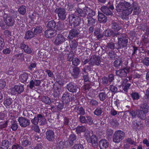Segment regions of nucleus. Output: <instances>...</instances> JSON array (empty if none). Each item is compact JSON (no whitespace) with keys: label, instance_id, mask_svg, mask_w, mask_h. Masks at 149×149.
<instances>
[{"label":"nucleus","instance_id":"f257e3e1","mask_svg":"<svg viewBox=\"0 0 149 149\" xmlns=\"http://www.w3.org/2000/svg\"><path fill=\"white\" fill-rule=\"evenodd\" d=\"M116 10L118 12H122L124 15H128L131 13L133 8L130 4L127 2H121L117 6Z\"/></svg>","mask_w":149,"mask_h":149},{"label":"nucleus","instance_id":"f03ea898","mask_svg":"<svg viewBox=\"0 0 149 149\" xmlns=\"http://www.w3.org/2000/svg\"><path fill=\"white\" fill-rule=\"evenodd\" d=\"M85 136L87 141L89 143L91 144L93 146H97V139L96 136L93 134L92 133L87 131L85 133Z\"/></svg>","mask_w":149,"mask_h":149},{"label":"nucleus","instance_id":"7ed1b4c3","mask_svg":"<svg viewBox=\"0 0 149 149\" xmlns=\"http://www.w3.org/2000/svg\"><path fill=\"white\" fill-rule=\"evenodd\" d=\"M124 133L121 130H118L116 131L113 135V141L116 143L120 142L124 138Z\"/></svg>","mask_w":149,"mask_h":149},{"label":"nucleus","instance_id":"20e7f679","mask_svg":"<svg viewBox=\"0 0 149 149\" xmlns=\"http://www.w3.org/2000/svg\"><path fill=\"white\" fill-rule=\"evenodd\" d=\"M69 20L71 24H73L75 26L78 25L80 22V18L77 16H74L73 14L69 16Z\"/></svg>","mask_w":149,"mask_h":149},{"label":"nucleus","instance_id":"39448f33","mask_svg":"<svg viewBox=\"0 0 149 149\" xmlns=\"http://www.w3.org/2000/svg\"><path fill=\"white\" fill-rule=\"evenodd\" d=\"M3 18L5 23L8 26H12L14 25V20L9 15H5Z\"/></svg>","mask_w":149,"mask_h":149},{"label":"nucleus","instance_id":"423d86ee","mask_svg":"<svg viewBox=\"0 0 149 149\" xmlns=\"http://www.w3.org/2000/svg\"><path fill=\"white\" fill-rule=\"evenodd\" d=\"M18 121L20 125L23 127H25L28 126L30 123L29 120L22 117L19 118Z\"/></svg>","mask_w":149,"mask_h":149},{"label":"nucleus","instance_id":"0eeeda50","mask_svg":"<svg viewBox=\"0 0 149 149\" xmlns=\"http://www.w3.org/2000/svg\"><path fill=\"white\" fill-rule=\"evenodd\" d=\"M57 11L59 18L62 19H64L66 18V14L64 9L61 8L56 9Z\"/></svg>","mask_w":149,"mask_h":149},{"label":"nucleus","instance_id":"6e6552de","mask_svg":"<svg viewBox=\"0 0 149 149\" xmlns=\"http://www.w3.org/2000/svg\"><path fill=\"white\" fill-rule=\"evenodd\" d=\"M99 146L100 149H106L109 146V143L105 139H101L99 142Z\"/></svg>","mask_w":149,"mask_h":149},{"label":"nucleus","instance_id":"1a4fd4ad","mask_svg":"<svg viewBox=\"0 0 149 149\" xmlns=\"http://www.w3.org/2000/svg\"><path fill=\"white\" fill-rule=\"evenodd\" d=\"M130 70V68H126L124 69L120 70L117 71L116 72V74L120 77H125L126 75V71L127 72H129Z\"/></svg>","mask_w":149,"mask_h":149},{"label":"nucleus","instance_id":"9d476101","mask_svg":"<svg viewBox=\"0 0 149 149\" xmlns=\"http://www.w3.org/2000/svg\"><path fill=\"white\" fill-rule=\"evenodd\" d=\"M46 138L49 141H52L55 138V136L54 132L52 130L47 131L46 133Z\"/></svg>","mask_w":149,"mask_h":149},{"label":"nucleus","instance_id":"9b49d317","mask_svg":"<svg viewBox=\"0 0 149 149\" xmlns=\"http://www.w3.org/2000/svg\"><path fill=\"white\" fill-rule=\"evenodd\" d=\"M67 88L69 91L73 93L76 92L77 89L76 85L72 83L67 85Z\"/></svg>","mask_w":149,"mask_h":149},{"label":"nucleus","instance_id":"f8f14e48","mask_svg":"<svg viewBox=\"0 0 149 149\" xmlns=\"http://www.w3.org/2000/svg\"><path fill=\"white\" fill-rule=\"evenodd\" d=\"M65 41L64 37L61 34H58L56 38L54 43L55 44L58 45L61 44Z\"/></svg>","mask_w":149,"mask_h":149},{"label":"nucleus","instance_id":"ddd939ff","mask_svg":"<svg viewBox=\"0 0 149 149\" xmlns=\"http://www.w3.org/2000/svg\"><path fill=\"white\" fill-rule=\"evenodd\" d=\"M20 47L24 52L28 54H31L32 52V51L29 47L24 44L22 43L20 44Z\"/></svg>","mask_w":149,"mask_h":149},{"label":"nucleus","instance_id":"4468645a","mask_svg":"<svg viewBox=\"0 0 149 149\" xmlns=\"http://www.w3.org/2000/svg\"><path fill=\"white\" fill-rule=\"evenodd\" d=\"M41 83L40 81L38 80H35L31 81L29 83V87L32 89L33 88H36V86H39Z\"/></svg>","mask_w":149,"mask_h":149},{"label":"nucleus","instance_id":"2eb2a0df","mask_svg":"<svg viewBox=\"0 0 149 149\" xmlns=\"http://www.w3.org/2000/svg\"><path fill=\"white\" fill-rule=\"evenodd\" d=\"M45 34L47 38H51L56 35V31L52 29L47 30L45 32Z\"/></svg>","mask_w":149,"mask_h":149},{"label":"nucleus","instance_id":"dca6fc26","mask_svg":"<svg viewBox=\"0 0 149 149\" xmlns=\"http://www.w3.org/2000/svg\"><path fill=\"white\" fill-rule=\"evenodd\" d=\"M90 61L89 63L90 65L93 66L95 65H99L100 63V58L98 57H95L94 58L93 60L92 59L90 60Z\"/></svg>","mask_w":149,"mask_h":149},{"label":"nucleus","instance_id":"f3484780","mask_svg":"<svg viewBox=\"0 0 149 149\" xmlns=\"http://www.w3.org/2000/svg\"><path fill=\"white\" fill-rule=\"evenodd\" d=\"M140 107L141 110L144 113H147L148 111L149 106L146 103H144L141 104Z\"/></svg>","mask_w":149,"mask_h":149},{"label":"nucleus","instance_id":"a211bd4d","mask_svg":"<svg viewBox=\"0 0 149 149\" xmlns=\"http://www.w3.org/2000/svg\"><path fill=\"white\" fill-rule=\"evenodd\" d=\"M28 78V75L26 73H24L21 74L19 77V79L22 82H26Z\"/></svg>","mask_w":149,"mask_h":149},{"label":"nucleus","instance_id":"6ab92c4d","mask_svg":"<svg viewBox=\"0 0 149 149\" xmlns=\"http://www.w3.org/2000/svg\"><path fill=\"white\" fill-rule=\"evenodd\" d=\"M9 145V142L8 140L4 141L2 142L0 149H8Z\"/></svg>","mask_w":149,"mask_h":149},{"label":"nucleus","instance_id":"aec40b11","mask_svg":"<svg viewBox=\"0 0 149 149\" xmlns=\"http://www.w3.org/2000/svg\"><path fill=\"white\" fill-rule=\"evenodd\" d=\"M138 114L137 116L138 117L140 118L141 119H144L146 116V113H144L141 110H138Z\"/></svg>","mask_w":149,"mask_h":149},{"label":"nucleus","instance_id":"412c9836","mask_svg":"<svg viewBox=\"0 0 149 149\" xmlns=\"http://www.w3.org/2000/svg\"><path fill=\"white\" fill-rule=\"evenodd\" d=\"M98 17V20L100 23H105L107 21V19L102 14H99Z\"/></svg>","mask_w":149,"mask_h":149},{"label":"nucleus","instance_id":"4be33fe9","mask_svg":"<svg viewBox=\"0 0 149 149\" xmlns=\"http://www.w3.org/2000/svg\"><path fill=\"white\" fill-rule=\"evenodd\" d=\"M101 10L105 14L107 15H111L112 13L109 8L106 6H102L101 8Z\"/></svg>","mask_w":149,"mask_h":149},{"label":"nucleus","instance_id":"5701e85b","mask_svg":"<svg viewBox=\"0 0 149 149\" xmlns=\"http://www.w3.org/2000/svg\"><path fill=\"white\" fill-rule=\"evenodd\" d=\"M78 33L76 30H71L70 31L68 37L70 39H72L73 37L77 36Z\"/></svg>","mask_w":149,"mask_h":149},{"label":"nucleus","instance_id":"b1692460","mask_svg":"<svg viewBox=\"0 0 149 149\" xmlns=\"http://www.w3.org/2000/svg\"><path fill=\"white\" fill-rule=\"evenodd\" d=\"M34 37V35L31 31H27L25 34V39L28 40L31 39Z\"/></svg>","mask_w":149,"mask_h":149},{"label":"nucleus","instance_id":"393cba45","mask_svg":"<svg viewBox=\"0 0 149 149\" xmlns=\"http://www.w3.org/2000/svg\"><path fill=\"white\" fill-rule=\"evenodd\" d=\"M118 44L120 46V47H123L126 45L127 43V40L124 39L122 38H118Z\"/></svg>","mask_w":149,"mask_h":149},{"label":"nucleus","instance_id":"a878e982","mask_svg":"<svg viewBox=\"0 0 149 149\" xmlns=\"http://www.w3.org/2000/svg\"><path fill=\"white\" fill-rule=\"evenodd\" d=\"M69 56H68V59L69 61L72 60V63L73 65H78L80 63V61L79 59L78 58H72L71 57L69 58Z\"/></svg>","mask_w":149,"mask_h":149},{"label":"nucleus","instance_id":"bb28decb","mask_svg":"<svg viewBox=\"0 0 149 149\" xmlns=\"http://www.w3.org/2000/svg\"><path fill=\"white\" fill-rule=\"evenodd\" d=\"M79 69L77 67H76L74 68L72 74L73 75L74 77L76 78L79 74Z\"/></svg>","mask_w":149,"mask_h":149},{"label":"nucleus","instance_id":"cd10ccee","mask_svg":"<svg viewBox=\"0 0 149 149\" xmlns=\"http://www.w3.org/2000/svg\"><path fill=\"white\" fill-rule=\"evenodd\" d=\"M38 121L41 123V124L44 123L46 121V119L41 114H38L37 115Z\"/></svg>","mask_w":149,"mask_h":149},{"label":"nucleus","instance_id":"c85d7f7f","mask_svg":"<svg viewBox=\"0 0 149 149\" xmlns=\"http://www.w3.org/2000/svg\"><path fill=\"white\" fill-rule=\"evenodd\" d=\"M86 130V128L83 126L78 127L76 129V132L77 134L84 132Z\"/></svg>","mask_w":149,"mask_h":149},{"label":"nucleus","instance_id":"c756f323","mask_svg":"<svg viewBox=\"0 0 149 149\" xmlns=\"http://www.w3.org/2000/svg\"><path fill=\"white\" fill-rule=\"evenodd\" d=\"M56 24L53 20L49 21L47 24V27L48 28L53 29L55 28Z\"/></svg>","mask_w":149,"mask_h":149},{"label":"nucleus","instance_id":"7c9ffc66","mask_svg":"<svg viewBox=\"0 0 149 149\" xmlns=\"http://www.w3.org/2000/svg\"><path fill=\"white\" fill-rule=\"evenodd\" d=\"M61 89L60 88H57V89H55L53 94L55 97H57L60 94L61 92Z\"/></svg>","mask_w":149,"mask_h":149},{"label":"nucleus","instance_id":"2f4dec72","mask_svg":"<svg viewBox=\"0 0 149 149\" xmlns=\"http://www.w3.org/2000/svg\"><path fill=\"white\" fill-rule=\"evenodd\" d=\"M12 99L9 98L5 100L4 102V104L6 106H8L10 105L12 103Z\"/></svg>","mask_w":149,"mask_h":149},{"label":"nucleus","instance_id":"473e14b6","mask_svg":"<svg viewBox=\"0 0 149 149\" xmlns=\"http://www.w3.org/2000/svg\"><path fill=\"white\" fill-rule=\"evenodd\" d=\"M122 61L120 58L115 60L114 63V65L115 67H118L121 65Z\"/></svg>","mask_w":149,"mask_h":149},{"label":"nucleus","instance_id":"72a5a7b5","mask_svg":"<svg viewBox=\"0 0 149 149\" xmlns=\"http://www.w3.org/2000/svg\"><path fill=\"white\" fill-rule=\"evenodd\" d=\"M22 145L24 146H26L27 145H30L31 143L28 140L24 139H21Z\"/></svg>","mask_w":149,"mask_h":149},{"label":"nucleus","instance_id":"f704fd0d","mask_svg":"<svg viewBox=\"0 0 149 149\" xmlns=\"http://www.w3.org/2000/svg\"><path fill=\"white\" fill-rule=\"evenodd\" d=\"M42 28L40 27H37L34 30V33L35 34H37L41 33L42 32Z\"/></svg>","mask_w":149,"mask_h":149},{"label":"nucleus","instance_id":"c9c22d12","mask_svg":"<svg viewBox=\"0 0 149 149\" xmlns=\"http://www.w3.org/2000/svg\"><path fill=\"white\" fill-rule=\"evenodd\" d=\"M16 88L17 91L18 93H19L22 92L24 89V88L23 86H15Z\"/></svg>","mask_w":149,"mask_h":149},{"label":"nucleus","instance_id":"e433bc0d","mask_svg":"<svg viewBox=\"0 0 149 149\" xmlns=\"http://www.w3.org/2000/svg\"><path fill=\"white\" fill-rule=\"evenodd\" d=\"M11 127L13 130H16L18 128V125L17 123L14 121L12 122Z\"/></svg>","mask_w":149,"mask_h":149},{"label":"nucleus","instance_id":"4c0bfd02","mask_svg":"<svg viewBox=\"0 0 149 149\" xmlns=\"http://www.w3.org/2000/svg\"><path fill=\"white\" fill-rule=\"evenodd\" d=\"M19 13L22 15L24 14L26 12V9L25 6H22L19 9Z\"/></svg>","mask_w":149,"mask_h":149},{"label":"nucleus","instance_id":"58836bf2","mask_svg":"<svg viewBox=\"0 0 149 149\" xmlns=\"http://www.w3.org/2000/svg\"><path fill=\"white\" fill-rule=\"evenodd\" d=\"M72 149H84V148L81 144H76L74 146Z\"/></svg>","mask_w":149,"mask_h":149},{"label":"nucleus","instance_id":"ea45409f","mask_svg":"<svg viewBox=\"0 0 149 149\" xmlns=\"http://www.w3.org/2000/svg\"><path fill=\"white\" fill-rule=\"evenodd\" d=\"M102 113V111L100 108H97L94 111L95 114L97 116L100 115Z\"/></svg>","mask_w":149,"mask_h":149},{"label":"nucleus","instance_id":"a19ab883","mask_svg":"<svg viewBox=\"0 0 149 149\" xmlns=\"http://www.w3.org/2000/svg\"><path fill=\"white\" fill-rule=\"evenodd\" d=\"M131 95L134 99L138 100L139 99V95L138 93H133L131 94Z\"/></svg>","mask_w":149,"mask_h":149},{"label":"nucleus","instance_id":"79ce46f5","mask_svg":"<svg viewBox=\"0 0 149 149\" xmlns=\"http://www.w3.org/2000/svg\"><path fill=\"white\" fill-rule=\"evenodd\" d=\"M10 93L12 95H15L18 93L15 86L14 87L10 89Z\"/></svg>","mask_w":149,"mask_h":149},{"label":"nucleus","instance_id":"37998d69","mask_svg":"<svg viewBox=\"0 0 149 149\" xmlns=\"http://www.w3.org/2000/svg\"><path fill=\"white\" fill-rule=\"evenodd\" d=\"M99 97L100 100L103 101L105 99L106 95L104 93H101L99 94Z\"/></svg>","mask_w":149,"mask_h":149},{"label":"nucleus","instance_id":"c03bdc74","mask_svg":"<svg viewBox=\"0 0 149 149\" xmlns=\"http://www.w3.org/2000/svg\"><path fill=\"white\" fill-rule=\"evenodd\" d=\"M77 112L79 114L84 115L85 113L84 110L81 107L78 108L77 110Z\"/></svg>","mask_w":149,"mask_h":149},{"label":"nucleus","instance_id":"a18cd8bd","mask_svg":"<svg viewBox=\"0 0 149 149\" xmlns=\"http://www.w3.org/2000/svg\"><path fill=\"white\" fill-rule=\"evenodd\" d=\"M130 114L132 118H134L138 114L137 110L136 111L134 110L132 111H130Z\"/></svg>","mask_w":149,"mask_h":149},{"label":"nucleus","instance_id":"49530a36","mask_svg":"<svg viewBox=\"0 0 149 149\" xmlns=\"http://www.w3.org/2000/svg\"><path fill=\"white\" fill-rule=\"evenodd\" d=\"M6 82L2 80H0V89L3 88L6 86Z\"/></svg>","mask_w":149,"mask_h":149},{"label":"nucleus","instance_id":"de8ad7c7","mask_svg":"<svg viewBox=\"0 0 149 149\" xmlns=\"http://www.w3.org/2000/svg\"><path fill=\"white\" fill-rule=\"evenodd\" d=\"M4 45L3 39L0 37V51L3 48Z\"/></svg>","mask_w":149,"mask_h":149},{"label":"nucleus","instance_id":"09e8293b","mask_svg":"<svg viewBox=\"0 0 149 149\" xmlns=\"http://www.w3.org/2000/svg\"><path fill=\"white\" fill-rule=\"evenodd\" d=\"M37 116L35 117L33 119H32L31 120L32 123L35 125H36L38 124L39 121L38 118Z\"/></svg>","mask_w":149,"mask_h":149},{"label":"nucleus","instance_id":"8fccbe9b","mask_svg":"<svg viewBox=\"0 0 149 149\" xmlns=\"http://www.w3.org/2000/svg\"><path fill=\"white\" fill-rule=\"evenodd\" d=\"M4 34L7 38H10L11 36V33L10 32L7 30H5L4 32Z\"/></svg>","mask_w":149,"mask_h":149},{"label":"nucleus","instance_id":"3c124183","mask_svg":"<svg viewBox=\"0 0 149 149\" xmlns=\"http://www.w3.org/2000/svg\"><path fill=\"white\" fill-rule=\"evenodd\" d=\"M11 50L10 48H6L3 49V53L5 54H9L11 52Z\"/></svg>","mask_w":149,"mask_h":149},{"label":"nucleus","instance_id":"603ef678","mask_svg":"<svg viewBox=\"0 0 149 149\" xmlns=\"http://www.w3.org/2000/svg\"><path fill=\"white\" fill-rule=\"evenodd\" d=\"M87 10H88V11L89 12L87 15H88L89 17H91L95 15V12H93L91 9L87 8Z\"/></svg>","mask_w":149,"mask_h":149},{"label":"nucleus","instance_id":"864d4df0","mask_svg":"<svg viewBox=\"0 0 149 149\" xmlns=\"http://www.w3.org/2000/svg\"><path fill=\"white\" fill-rule=\"evenodd\" d=\"M32 130L37 132H39L40 131L38 126L36 125L33 126L32 127Z\"/></svg>","mask_w":149,"mask_h":149},{"label":"nucleus","instance_id":"5fc2aeb1","mask_svg":"<svg viewBox=\"0 0 149 149\" xmlns=\"http://www.w3.org/2000/svg\"><path fill=\"white\" fill-rule=\"evenodd\" d=\"M76 136L74 134H71L69 136V140L72 142L76 140Z\"/></svg>","mask_w":149,"mask_h":149},{"label":"nucleus","instance_id":"6e6d98bb","mask_svg":"<svg viewBox=\"0 0 149 149\" xmlns=\"http://www.w3.org/2000/svg\"><path fill=\"white\" fill-rule=\"evenodd\" d=\"M142 63L146 65H149V58H146L143 60Z\"/></svg>","mask_w":149,"mask_h":149},{"label":"nucleus","instance_id":"4d7b16f0","mask_svg":"<svg viewBox=\"0 0 149 149\" xmlns=\"http://www.w3.org/2000/svg\"><path fill=\"white\" fill-rule=\"evenodd\" d=\"M80 121L82 123H85L87 122V120L85 117L83 116H80Z\"/></svg>","mask_w":149,"mask_h":149},{"label":"nucleus","instance_id":"13d9d810","mask_svg":"<svg viewBox=\"0 0 149 149\" xmlns=\"http://www.w3.org/2000/svg\"><path fill=\"white\" fill-rule=\"evenodd\" d=\"M110 90L112 92H115L117 91V88L115 86L113 85H111L110 86Z\"/></svg>","mask_w":149,"mask_h":149},{"label":"nucleus","instance_id":"bf43d9fd","mask_svg":"<svg viewBox=\"0 0 149 149\" xmlns=\"http://www.w3.org/2000/svg\"><path fill=\"white\" fill-rule=\"evenodd\" d=\"M12 149H23L21 146L16 144L13 146Z\"/></svg>","mask_w":149,"mask_h":149},{"label":"nucleus","instance_id":"052dcab7","mask_svg":"<svg viewBox=\"0 0 149 149\" xmlns=\"http://www.w3.org/2000/svg\"><path fill=\"white\" fill-rule=\"evenodd\" d=\"M88 22L89 24L92 25L95 23V19L91 17L90 18H88Z\"/></svg>","mask_w":149,"mask_h":149},{"label":"nucleus","instance_id":"680f3d73","mask_svg":"<svg viewBox=\"0 0 149 149\" xmlns=\"http://www.w3.org/2000/svg\"><path fill=\"white\" fill-rule=\"evenodd\" d=\"M90 104L94 106H96L98 104V102L95 100H92L90 101Z\"/></svg>","mask_w":149,"mask_h":149},{"label":"nucleus","instance_id":"e2e57ef3","mask_svg":"<svg viewBox=\"0 0 149 149\" xmlns=\"http://www.w3.org/2000/svg\"><path fill=\"white\" fill-rule=\"evenodd\" d=\"M7 123L6 121H4L0 124V128L3 129L6 127L7 125Z\"/></svg>","mask_w":149,"mask_h":149},{"label":"nucleus","instance_id":"0e129e2a","mask_svg":"<svg viewBox=\"0 0 149 149\" xmlns=\"http://www.w3.org/2000/svg\"><path fill=\"white\" fill-rule=\"evenodd\" d=\"M113 133V131L110 129H107L106 134L108 137L111 136Z\"/></svg>","mask_w":149,"mask_h":149},{"label":"nucleus","instance_id":"69168bd1","mask_svg":"<svg viewBox=\"0 0 149 149\" xmlns=\"http://www.w3.org/2000/svg\"><path fill=\"white\" fill-rule=\"evenodd\" d=\"M63 25L60 22L57 23L56 25V28L58 30H60L62 29Z\"/></svg>","mask_w":149,"mask_h":149},{"label":"nucleus","instance_id":"338daca9","mask_svg":"<svg viewBox=\"0 0 149 149\" xmlns=\"http://www.w3.org/2000/svg\"><path fill=\"white\" fill-rule=\"evenodd\" d=\"M87 118L89 122V124L90 125H91L93 123V121L92 118L90 116H87Z\"/></svg>","mask_w":149,"mask_h":149},{"label":"nucleus","instance_id":"774afa93","mask_svg":"<svg viewBox=\"0 0 149 149\" xmlns=\"http://www.w3.org/2000/svg\"><path fill=\"white\" fill-rule=\"evenodd\" d=\"M107 47L111 49H113L114 48V44L112 43H109L108 44Z\"/></svg>","mask_w":149,"mask_h":149}]
</instances>
